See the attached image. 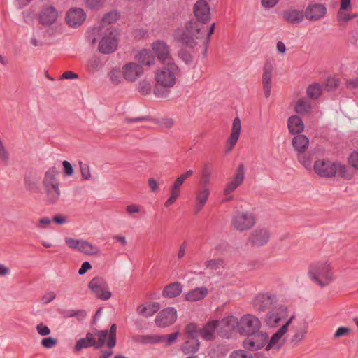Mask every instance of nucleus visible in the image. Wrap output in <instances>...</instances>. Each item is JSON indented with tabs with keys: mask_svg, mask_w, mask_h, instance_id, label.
Segmentation results:
<instances>
[{
	"mask_svg": "<svg viewBox=\"0 0 358 358\" xmlns=\"http://www.w3.org/2000/svg\"><path fill=\"white\" fill-rule=\"evenodd\" d=\"M149 342L151 343H165L166 335H153L149 337Z\"/></svg>",
	"mask_w": 358,
	"mask_h": 358,
	"instance_id": "nucleus-59",
	"label": "nucleus"
},
{
	"mask_svg": "<svg viewBox=\"0 0 358 358\" xmlns=\"http://www.w3.org/2000/svg\"><path fill=\"white\" fill-rule=\"evenodd\" d=\"M194 14L196 21L191 20L186 23L185 29H178L173 34V38L185 44L190 48L198 45L205 35L204 24L210 20V6L205 0H199L194 6Z\"/></svg>",
	"mask_w": 358,
	"mask_h": 358,
	"instance_id": "nucleus-1",
	"label": "nucleus"
},
{
	"mask_svg": "<svg viewBox=\"0 0 358 358\" xmlns=\"http://www.w3.org/2000/svg\"><path fill=\"white\" fill-rule=\"evenodd\" d=\"M116 331L117 326L113 324L110 330H95L94 334L88 332L85 338H80L75 344L74 350L76 352H80L83 348L93 346L96 349L103 347L108 341L106 345L108 348H112L116 345Z\"/></svg>",
	"mask_w": 358,
	"mask_h": 358,
	"instance_id": "nucleus-2",
	"label": "nucleus"
},
{
	"mask_svg": "<svg viewBox=\"0 0 358 358\" xmlns=\"http://www.w3.org/2000/svg\"><path fill=\"white\" fill-rule=\"evenodd\" d=\"M108 76L112 84L115 85H119L123 80L122 69L120 70V68H113L109 71Z\"/></svg>",
	"mask_w": 358,
	"mask_h": 358,
	"instance_id": "nucleus-38",
	"label": "nucleus"
},
{
	"mask_svg": "<svg viewBox=\"0 0 358 358\" xmlns=\"http://www.w3.org/2000/svg\"><path fill=\"white\" fill-rule=\"evenodd\" d=\"M185 342L181 346L182 351L185 355H194L195 354L200 345V343L199 341V339H189V338H185Z\"/></svg>",
	"mask_w": 358,
	"mask_h": 358,
	"instance_id": "nucleus-34",
	"label": "nucleus"
},
{
	"mask_svg": "<svg viewBox=\"0 0 358 358\" xmlns=\"http://www.w3.org/2000/svg\"><path fill=\"white\" fill-rule=\"evenodd\" d=\"M85 3L91 9H98L103 4V0H85Z\"/></svg>",
	"mask_w": 358,
	"mask_h": 358,
	"instance_id": "nucleus-56",
	"label": "nucleus"
},
{
	"mask_svg": "<svg viewBox=\"0 0 358 358\" xmlns=\"http://www.w3.org/2000/svg\"><path fill=\"white\" fill-rule=\"evenodd\" d=\"M152 51L160 63L165 64L174 62L171 55V50L169 45L164 41H155L152 45Z\"/></svg>",
	"mask_w": 358,
	"mask_h": 358,
	"instance_id": "nucleus-14",
	"label": "nucleus"
},
{
	"mask_svg": "<svg viewBox=\"0 0 358 358\" xmlns=\"http://www.w3.org/2000/svg\"><path fill=\"white\" fill-rule=\"evenodd\" d=\"M285 20L291 24H299L303 20L304 13L303 10L296 9H287L282 13Z\"/></svg>",
	"mask_w": 358,
	"mask_h": 358,
	"instance_id": "nucleus-30",
	"label": "nucleus"
},
{
	"mask_svg": "<svg viewBox=\"0 0 358 358\" xmlns=\"http://www.w3.org/2000/svg\"><path fill=\"white\" fill-rule=\"evenodd\" d=\"M139 92L143 95H147L151 92V83L148 80H141L139 84Z\"/></svg>",
	"mask_w": 358,
	"mask_h": 358,
	"instance_id": "nucleus-48",
	"label": "nucleus"
},
{
	"mask_svg": "<svg viewBox=\"0 0 358 358\" xmlns=\"http://www.w3.org/2000/svg\"><path fill=\"white\" fill-rule=\"evenodd\" d=\"M58 17L57 10L52 6L43 7L38 15V20L41 24L50 26L53 24Z\"/></svg>",
	"mask_w": 358,
	"mask_h": 358,
	"instance_id": "nucleus-22",
	"label": "nucleus"
},
{
	"mask_svg": "<svg viewBox=\"0 0 358 358\" xmlns=\"http://www.w3.org/2000/svg\"><path fill=\"white\" fill-rule=\"evenodd\" d=\"M101 62L97 57H92L88 60L87 65L90 71L98 70L101 66Z\"/></svg>",
	"mask_w": 358,
	"mask_h": 358,
	"instance_id": "nucleus-51",
	"label": "nucleus"
},
{
	"mask_svg": "<svg viewBox=\"0 0 358 358\" xmlns=\"http://www.w3.org/2000/svg\"><path fill=\"white\" fill-rule=\"evenodd\" d=\"M276 296L268 293L258 294L252 301V306L255 311L264 313L275 306Z\"/></svg>",
	"mask_w": 358,
	"mask_h": 358,
	"instance_id": "nucleus-12",
	"label": "nucleus"
},
{
	"mask_svg": "<svg viewBox=\"0 0 358 358\" xmlns=\"http://www.w3.org/2000/svg\"><path fill=\"white\" fill-rule=\"evenodd\" d=\"M271 237L269 230L266 227H257L252 230L248 240L251 245L260 247L266 245Z\"/></svg>",
	"mask_w": 358,
	"mask_h": 358,
	"instance_id": "nucleus-18",
	"label": "nucleus"
},
{
	"mask_svg": "<svg viewBox=\"0 0 358 358\" xmlns=\"http://www.w3.org/2000/svg\"><path fill=\"white\" fill-rule=\"evenodd\" d=\"M159 308L160 306L157 302H152L140 305L137 307L136 310L140 315L149 317L154 315Z\"/></svg>",
	"mask_w": 358,
	"mask_h": 358,
	"instance_id": "nucleus-32",
	"label": "nucleus"
},
{
	"mask_svg": "<svg viewBox=\"0 0 358 358\" xmlns=\"http://www.w3.org/2000/svg\"><path fill=\"white\" fill-rule=\"evenodd\" d=\"M86 19V14L82 8H74L68 10L66 15V23L71 27H78L80 26Z\"/></svg>",
	"mask_w": 358,
	"mask_h": 358,
	"instance_id": "nucleus-20",
	"label": "nucleus"
},
{
	"mask_svg": "<svg viewBox=\"0 0 358 358\" xmlns=\"http://www.w3.org/2000/svg\"><path fill=\"white\" fill-rule=\"evenodd\" d=\"M82 240H78L70 237L65 238V243L71 248L78 251Z\"/></svg>",
	"mask_w": 358,
	"mask_h": 358,
	"instance_id": "nucleus-53",
	"label": "nucleus"
},
{
	"mask_svg": "<svg viewBox=\"0 0 358 358\" xmlns=\"http://www.w3.org/2000/svg\"><path fill=\"white\" fill-rule=\"evenodd\" d=\"M272 66H265L262 74V85L264 96L268 98L271 95L272 87Z\"/></svg>",
	"mask_w": 358,
	"mask_h": 358,
	"instance_id": "nucleus-26",
	"label": "nucleus"
},
{
	"mask_svg": "<svg viewBox=\"0 0 358 358\" xmlns=\"http://www.w3.org/2000/svg\"><path fill=\"white\" fill-rule=\"evenodd\" d=\"M182 291V287L179 282H173L166 285L163 290V296L169 298L178 296Z\"/></svg>",
	"mask_w": 358,
	"mask_h": 358,
	"instance_id": "nucleus-35",
	"label": "nucleus"
},
{
	"mask_svg": "<svg viewBox=\"0 0 358 358\" xmlns=\"http://www.w3.org/2000/svg\"><path fill=\"white\" fill-rule=\"evenodd\" d=\"M298 155V159L299 162L308 170L311 169L312 166V162L309 156L306 155L304 153L303 154H297Z\"/></svg>",
	"mask_w": 358,
	"mask_h": 358,
	"instance_id": "nucleus-47",
	"label": "nucleus"
},
{
	"mask_svg": "<svg viewBox=\"0 0 358 358\" xmlns=\"http://www.w3.org/2000/svg\"><path fill=\"white\" fill-rule=\"evenodd\" d=\"M327 13L326 8L322 4L310 5L306 10L307 19L316 21L323 17Z\"/></svg>",
	"mask_w": 358,
	"mask_h": 358,
	"instance_id": "nucleus-25",
	"label": "nucleus"
},
{
	"mask_svg": "<svg viewBox=\"0 0 358 358\" xmlns=\"http://www.w3.org/2000/svg\"><path fill=\"white\" fill-rule=\"evenodd\" d=\"M255 224L253 214L248 211H236L231 218V227L238 231H244L252 228Z\"/></svg>",
	"mask_w": 358,
	"mask_h": 358,
	"instance_id": "nucleus-9",
	"label": "nucleus"
},
{
	"mask_svg": "<svg viewBox=\"0 0 358 358\" xmlns=\"http://www.w3.org/2000/svg\"><path fill=\"white\" fill-rule=\"evenodd\" d=\"M294 316L292 315L287 322L271 336V339H268L267 345H266V350L267 351L271 349H275L279 350L282 345L283 342L282 341V336L287 331L288 327L294 320Z\"/></svg>",
	"mask_w": 358,
	"mask_h": 358,
	"instance_id": "nucleus-16",
	"label": "nucleus"
},
{
	"mask_svg": "<svg viewBox=\"0 0 358 358\" xmlns=\"http://www.w3.org/2000/svg\"><path fill=\"white\" fill-rule=\"evenodd\" d=\"M92 293L99 299L108 300L112 294L109 291L106 281L101 277H94L89 282L88 285Z\"/></svg>",
	"mask_w": 358,
	"mask_h": 358,
	"instance_id": "nucleus-11",
	"label": "nucleus"
},
{
	"mask_svg": "<svg viewBox=\"0 0 358 358\" xmlns=\"http://www.w3.org/2000/svg\"><path fill=\"white\" fill-rule=\"evenodd\" d=\"M185 338L198 339L199 332H198L197 327L195 324H193V323L188 324L185 328Z\"/></svg>",
	"mask_w": 358,
	"mask_h": 358,
	"instance_id": "nucleus-42",
	"label": "nucleus"
},
{
	"mask_svg": "<svg viewBox=\"0 0 358 358\" xmlns=\"http://www.w3.org/2000/svg\"><path fill=\"white\" fill-rule=\"evenodd\" d=\"M349 332H350L349 328L345 327H340L336 331V332L334 335V338H338L339 337L345 336V334H347Z\"/></svg>",
	"mask_w": 358,
	"mask_h": 358,
	"instance_id": "nucleus-62",
	"label": "nucleus"
},
{
	"mask_svg": "<svg viewBox=\"0 0 358 358\" xmlns=\"http://www.w3.org/2000/svg\"><path fill=\"white\" fill-rule=\"evenodd\" d=\"M215 331H217V320L208 322L201 329V335L206 340H210Z\"/></svg>",
	"mask_w": 358,
	"mask_h": 358,
	"instance_id": "nucleus-36",
	"label": "nucleus"
},
{
	"mask_svg": "<svg viewBox=\"0 0 358 358\" xmlns=\"http://www.w3.org/2000/svg\"><path fill=\"white\" fill-rule=\"evenodd\" d=\"M238 319L235 316H228L221 320H217V334L224 338H229L232 333L238 331Z\"/></svg>",
	"mask_w": 358,
	"mask_h": 358,
	"instance_id": "nucleus-13",
	"label": "nucleus"
},
{
	"mask_svg": "<svg viewBox=\"0 0 358 358\" xmlns=\"http://www.w3.org/2000/svg\"><path fill=\"white\" fill-rule=\"evenodd\" d=\"M241 123L239 117H236L233 120L231 133L227 140V152H229L236 145L240 136Z\"/></svg>",
	"mask_w": 358,
	"mask_h": 358,
	"instance_id": "nucleus-24",
	"label": "nucleus"
},
{
	"mask_svg": "<svg viewBox=\"0 0 358 358\" xmlns=\"http://www.w3.org/2000/svg\"><path fill=\"white\" fill-rule=\"evenodd\" d=\"M120 13L117 10H113L107 13L102 19L103 24L115 23L120 18Z\"/></svg>",
	"mask_w": 358,
	"mask_h": 358,
	"instance_id": "nucleus-46",
	"label": "nucleus"
},
{
	"mask_svg": "<svg viewBox=\"0 0 358 358\" xmlns=\"http://www.w3.org/2000/svg\"><path fill=\"white\" fill-rule=\"evenodd\" d=\"M321 92L322 87L318 83L310 85L307 89V94L311 99H317L320 96Z\"/></svg>",
	"mask_w": 358,
	"mask_h": 358,
	"instance_id": "nucleus-43",
	"label": "nucleus"
},
{
	"mask_svg": "<svg viewBox=\"0 0 358 358\" xmlns=\"http://www.w3.org/2000/svg\"><path fill=\"white\" fill-rule=\"evenodd\" d=\"M143 72V66L134 62L127 63L122 66L123 77L129 82L136 81Z\"/></svg>",
	"mask_w": 358,
	"mask_h": 358,
	"instance_id": "nucleus-19",
	"label": "nucleus"
},
{
	"mask_svg": "<svg viewBox=\"0 0 358 358\" xmlns=\"http://www.w3.org/2000/svg\"><path fill=\"white\" fill-rule=\"evenodd\" d=\"M80 173L83 180H87L91 178L90 169L88 165L80 163Z\"/></svg>",
	"mask_w": 358,
	"mask_h": 358,
	"instance_id": "nucleus-54",
	"label": "nucleus"
},
{
	"mask_svg": "<svg viewBox=\"0 0 358 358\" xmlns=\"http://www.w3.org/2000/svg\"><path fill=\"white\" fill-rule=\"evenodd\" d=\"M308 274L312 282L322 287L327 286L334 281V274L328 261L312 264Z\"/></svg>",
	"mask_w": 358,
	"mask_h": 358,
	"instance_id": "nucleus-4",
	"label": "nucleus"
},
{
	"mask_svg": "<svg viewBox=\"0 0 358 358\" xmlns=\"http://www.w3.org/2000/svg\"><path fill=\"white\" fill-rule=\"evenodd\" d=\"M268 335L260 330L247 336L243 343V347L251 351L258 350L267 345Z\"/></svg>",
	"mask_w": 358,
	"mask_h": 358,
	"instance_id": "nucleus-10",
	"label": "nucleus"
},
{
	"mask_svg": "<svg viewBox=\"0 0 358 358\" xmlns=\"http://www.w3.org/2000/svg\"><path fill=\"white\" fill-rule=\"evenodd\" d=\"M64 317H76L78 320H83L85 318L87 314L86 312L83 310H67L63 313Z\"/></svg>",
	"mask_w": 358,
	"mask_h": 358,
	"instance_id": "nucleus-44",
	"label": "nucleus"
},
{
	"mask_svg": "<svg viewBox=\"0 0 358 358\" xmlns=\"http://www.w3.org/2000/svg\"><path fill=\"white\" fill-rule=\"evenodd\" d=\"M210 196V189L208 186H202L199 187L195 193V213H199L206 204Z\"/></svg>",
	"mask_w": 358,
	"mask_h": 358,
	"instance_id": "nucleus-23",
	"label": "nucleus"
},
{
	"mask_svg": "<svg viewBox=\"0 0 358 358\" xmlns=\"http://www.w3.org/2000/svg\"><path fill=\"white\" fill-rule=\"evenodd\" d=\"M348 162L352 167L358 169V151H354L350 155Z\"/></svg>",
	"mask_w": 358,
	"mask_h": 358,
	"instance_id": "nucleus-61",
	"label": "nucleus"
},
{
	"mask_svg": "<svg viewBox=\"0 0 358 358\" xmlns=\"http://www.w3.org/2000/svg\"><path fill=\"white\" fill-rule=\"evenodd\" d=\"M62 166L64 168V173L66 176H71L73 173V168L68 161H63Z\"/></svg>",
	"mask_w": 358,
	"mask_h": 358,
	"instance_id": "nucleus-60",
	"label": "nucleus"
},
{
	"mask_svg": "<svg viewBox=\"0 0 358 358\" xmlns=\"http://www.w3.org/2000/svg\"><path fill=\"white\" fill-rule=\"evenodd\" d=\"M313 170L316 174L324 178L334 176L346 178V166L338 162L318 159L314 163Z\"/></svg>",
	"mask_w": 358,
	"mask_h": 358,
	"instance_id": "nucleus-5",
	"label": "nucleus"
},
{
	"mask_svg": "<svg viewBox=\"0 0 358 358\" xmlns=\"http://www.w3.org/2000/svg\"><path fill=\"white\" fill-rule=\"evenodd\" d=\"M43 31L41 29H36L31 35L30 43L34 47H41L44 43L43 41Z\"/></svg>",
	"mask_w": 358,
	"mask_h": 358,
	"instance_id": "nucleus-40",
	"label": "nucleus"
},
{
	"mask_svg": "<svg viewBox=\"0 0 358 358\" xmlns=\"http://www.w3.org/2000/svg\"><path fill=\"white\" fill-rule=\"evenodd\" d=\"M165 64L155 72V78L159 85L165 88H171L176 83L180 69L175 62Z\"/></svg>",
	"mask_w": 358,
	"mask_h": 358,
	"instance_id": "nucleus-6",
	"label": "nucleus"
},
{
	"mask_svg": "<svg viewBox=\"0 0 358 358\" xmlns=\"http://www.w3.org/2000/svg\"><path fill=\"white\" fill-rule=\"evenodd\" d=\"M238 332L241 335L248 336L257 333L262 327L259 319L252 314H245L238 320Z\"/></svg>",
	"mask_w": 358,
	"mask_h": 358,
	"instance_id": "nucleus-8",
	"label": "nucleus"
},
{
	"mask_svg": "<svg viewBox=\"0 0 358 358\" xmlns=\"http://www.w3.org/2000/svg\"><path fill=\"white\" fill-rule=\"evenodd\" d=\"M230 358H251V355L244 350H238L231 354Z\"/></svg>",
	"mask_w": 358,
	"mask_h": 358,
	"instance_id": "nucleus-57",
	"label": "nucleus"
},
{
	"mask_svg": "<svg viewBox=\"0 0 358 358\" xmlns=\"http://www.w3.org/2000/svg\"><path fill=\"white\" fill-rule=\"evenodd\" d=\"M308 330V322L303 320L299 327L294 329V334L290 339L294 345H299L306 337Z\"/></svg>",
	"mask_w": 358,
	"mask_h": 358,
	"instance_id": "nucleus-27",
	"label": "nucleus"
},
{
	"mask_svg": "<svg viewBox=\"0 0 358 358\" xmlns=\"http://www.w3.org/2000/svg\"><path fill=\"white\" fill-rule=\"evenodd\" d=\"M100 36L98 46L100 52L110 54L117 49V31L115 28L110 27L103 29V26L99 25L87 31V38L92 44H94Z\"/></svg>",
	"mask_w": 358,
	"mask_h": 358,
	"instance_id": "nucleus-3",
	"label": "nucleus"
},
{
	"mask_svg": "<svg viewBox=\"0 0 358 358\" xmlns=\"http://www.w3.org/2000/svg\"><path fill=\"white\" fill-rule=\"evenodd\" d=\"M244 178L245 166L243 164H240L233 179L226 185L224 190V194L227 195L233 192L243 182Z\"/></svg>",
	"mask_w": 358,
	"mask_h": 358,
	"instance_id": "nucleus-21",
	"label": "nucleus"
},
{
	"mask_svg": "<svg viewBox=\"0 0 358 358\" xmlns=\"http://www.w3.org/2000/svg\"><path fill=\"white\" fill-rule=\"evenodd\" d=\"M58 174L59 171L53 166L50 168L44 176L43 185L50 203H55L60 196L59 180L57 178Z\"/></svg>",
	"mask_w": 358,
	"mask_h": 358,
	"instance_id": "nucleus-7",
	"label": "nucleus"
},
{
	"mask_svg": "<svg viewBox=\"0 0 358 358\" xmlns=\"http://www.w3.org/2000/svg\"><path fill=\"white\" fill-rule=\"evenodd\" d=\"M288 130L291 134H301L304 129L302 119L297 115H292L287 120Z\"/></svg>",
	"mask_w": 358,
	"mask_h": 358,
	"instance_id": "nucleus-29",
	"label": "nucleus"
},
{
	"mask_svg": "<svg viewBox=\"0 0 358 358\" xmlns=\"http://www.w3.org/2000/svg\"><path fill=\"white\" fill-rule=\"evenodd\" d=\"M310 103L303 99H299L295 105V111L301 115L307 114L310 110Z\"/></svg>",
	"mask_w": 358,
	"mask_h": 358,
	"instance_id": "nucleus-39",
	"label": "nucleus"
},
{
	"mask_svg": "<svg viewBox=\"0 0 358 358\" xmlns=\"http://www.w3.org/2000/svg\"><path fill=\"white\" fill-rule=\"evenodd\" d=\"M208 293L206 287H200L193 289L187 292L185 296V300L187 301H196L204 299Z\"/></svg>",
	"mask_w": 358,
	"mask_h": 358,
	"instance_id": "nucleus-33",
	"label": "nucleus"
},
{
	"mask_svg": "<svg viewBox=\"0 0 358 358\" xmlns=\"http://www.w3.org/2000/svg\"><path fill=\"white\" fill-rule=\"evenodd\" d=\"M126 211L129 215H133L134 213H140L141 208L137 204H131L126 207Z\"/></svg>",
	"mask_w": 358,
	"mask_h": 358,
	"instance_id": "nucleus-64",
	"label": "nucleus"
},
{
	"mask_svg": "<svg viewBox=\"0 0 358 358\" xmlns=\"http://www.w3.org/2000/svg\"><path fill=\"white\" fill-rule=\"evenodd\" d=\"M57 344V340L52 337H46L42 339L41 345L46 348L50 349Z\"/></svg>",
	"mask_w": 358,
	"mask_h": 358,
	"instance_id": "nucleus-49",
	"label": "nucleus"
},
{
	"mask_svg": "<svg viewBox=\"0 0 358 358\" xmlns=\"http://www.w3.org/2000/svg\"><path fill=\"white\" fill-rule=\"evenodd\" d=\"M56 298V294L52 291L47 292L41 298L42 303L48 304Z\"/></svg>",
	"mask_w": 358,
	"mask_h": 358,
	"instance_id": "nucleus-58",
	"label": "nucleus"
},
{
	"mask_svg": "<svg viewBox=\"0 0 358 358\" xmlns=\"http://www.w3.org/2000/svg\"><path fill=\"white\" fill-rule=\"evenodd\" d=\"M178 57L186 64H191L192 62L191 54L185 49H181L178 52Z\"/></svg>",
	"mask_w": 358,
	"mask_h": 358,
	"instance_id": "nucleus-52",
	"label": "nucleus"
},
{
	"mask_svg": "<svg viewBox=\"0 0 358 358\" xmlns=\"http://www.w3.org/2000/svg\"><path fill=\"white\" fill-rule=\"evenodd\" d=\"M294 150L297 154L304 153L309 145V138L303 134H298L294 136L292 141Z\"/></svg>",
	"mask_w": 358,
	"mask_h": 358,
	"instance_id": "nucleus-28",
	"label": "nucleus"
},
{
	"mask_svg": "<svg viewBox=\"0 0 358 358\" xmlns=\"http://www.w3.org/2000/svg\"><path fill=\"white\" fill-rule=\"evenodd\" d=\"M24 184L26 187L29 190H31L36 187V182L31 173H27L25 174Z\"/></svg>",
	"mask_w": 358,
	"mask_h": 358,
	"instance_id": "nucleus-50",
	"label": "nucleus"
},
{
	"mask_svg": "<svg viewBox=\"0 0 358 358\" xmlns=\"http://www.w3.org/2000/svg\"><path fill=\"white\" fill-rule=\"evenodd\" d=\"M180 189H176L175 187L171 186L170 187V196L165 201L164 206L166 207L171 206L178 199V198L180 195Z\"/></svg>",
	"mask_w": 358,
	"mask_h": 358,
	"instance_id": "nucleus-45",
	"label": "nucleus"
},
{
	"mask_svg": "<svg viewBox=\"0 0 358 358\" xmlns=\"http://www.w3.org/2000/svg\"><path fill=\"white\" fill-rule=\"evenodd\" d=\"M37 333L43 336H48L50 334V329L49 327L43 323L38 324L36 327Z\"/></svg>",
	"mask_w": 358,
	"mask_h": 358,
	"instance_id": "nucleus-55",
	"label": "nucleus"
},
{
	"mask_svg": "<svg viewBox=\"0 0 358 358\" xmlns=\"http://www.w3.org/2000/svg\"><path fill=\"white\" fill-rule=\"evenodd\" d=\"M287 317V308L282 305H275L268 310L265 317V322L268 326L273 327Z\"/></svg>",
	"mask_w": 358,
	"mask_h": 358,
	"instance_id": "nucleus-15",
	"label": "nucleus"
},
{
	"mask_svg": "<svg viewBox=\"0 0 358 358\" xmlns=\"http://www.w3.org/2000/svg\"><path fill=\"white\" fill-rule=\"evenodd\" d=\"M80 244V245L78 251L81 253L89 255H94L99 252V247L90 243V242L82 240Z\"/></svg>",
	"mask_w": 358,
	"mask_h": 358,
	"instance_id": "nucleus-37",
	"label": "nucleus"
},
{
	"mask_svg": "<svg viewBox=\"0 0 358 358\" xmlns=\"http://www.w3.org/2000/svg\"><path fill=\"white\" fill-rule=\"evenodd\" d=\"M224 259L222 258H215L207 260L205 262V266L209 270H217L224 266Z\"/></svg>",
	"mask_w": 358,
	"mask_h": 358,
	"instance_id": "nucleus-41",
	"label": "nucleus"
},
{
	"mask_svg": "<svg viewBox=\"0 0 358 358\" xmlns=\"http://www.w3.org/2000/svg\"><path fill=\"white\" fill-rule=\"evenodd\" d=\"M136 59L138 62V65L152 66L155 64V57L152 52L148 49H143L136 55Z\"/></svg>",
	"mask_w": 358,
	"mask_h": 358,
	"instance_id": "nucleus-31",
	"label": "nucleus"
},
{
	"mask_svg": "<svg viewBox=\"0 0 358 358\" xmlns=\"http://www.w3.org/2000/svg\"><path fill=\"white\" fill-rule=\"evenodd\" d=\"M179 336L178 332H175L171 334L166 335V345H170L175 343Z\"/></svg>",
	"mask_w": 358,
	"mask_h": 358,
	"instance_id": "nucleus-63",
	"label": "nucleus"
},
{
	"mask_svg": "<svg viewBox=\"0 0 358 358\" xmlns=\"http://www.w3.org/2000/svg\"><path fill=\"white\" fill-rule=\"evenodd\" d=\"M177 319V311L173 307L161 310L155 317V322L159 327H166L175 322Z\"/></svg>",
	"mask_w": 358,
	"mask_h": 358,
	"instance_id": "nucleus-17",
	"label": "nucleus"
}]
</instances>
